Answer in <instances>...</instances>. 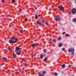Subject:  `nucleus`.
Returning <instances> with one entry per match:
<instances>
[{
	"instance_id": "1",
	"label": "nucleus",
	"mask_w": 76,
	"mask_h": 76,
	"mask_svg": "<svg viewBox=\"0 0 76 76\" xmlns=\"http://www.w3.org/2000/svg\"><path fill=\"white\" fill-rule=\"evenodd\" d=\"M19 40V38H17L15 37H12L10 38V39L9 40V43L11 44H15L17 42V41Z\"/></svg>"
},
{
	"instance_id": "2",
	"label": "nucleus",
	"mask_w": 76,
	"mask_h": 76,
	"mask_svg": "<svg viewBox=\"0 0 76 76\" xmlns=\"http://www.w3.org/2000/svg\"><path fill=\"white\" fill-rule=\"evenodd\" d=\"M20 50H21L20 48L18 47H16L15 51L16 53L15 54H17V56H20V55H21V54H22V52Z\"/></svg>"
},
{
	"instance_id": "3",
	"label": "nucleus",
	"mask_w": 76,
	"mask_h": 76,
	"mask_svg": "<svg viewBox=\"0 0 76 76\" xmlns=\"http://www.w3.org/2000/svg\"><path fill=\"white\" fill-rule=\"evenodd\" d=\"M68 51L70 53H72L71 54V55H73L74 54V52H75V50L73 49H70L68 50Z\"/></svg>"
},
{
	"instance_id": "4",
	"label": "nucleus",
	"mask_w": 76,
	"mask_h": 76,
	"mask_svg": "<svg viewBox=\"0 0 76 76\" xmlns=\"http://www.w3.org/2000/svg\"><path fill=\"white\" fill-rule=\"evenodd\" d=\"M46 73V72L43 71V72L38 73V76H44V75Z\"/></svg>"
},
{
	"instance_id": "5",
	"label": "nucleus",
	"mask_w": 76,
	"mask_h": 76,
	"mask_svg": "<svg viewBox=\"0 0 76 76\" xmlns=\"http://www.w3.org/2000/svg\"><path fill=\"white\" fill-rule=\"evenodd\" d=\"M55 21H60L61 20V18L60 17H57L55 18Z\"/></svg>"
},
{
	"instance_id": "6",
	"label": "nucleus",
	"mask_w": 76,
	"mask_h": 76,
	"mask_svg": "<svg viewBox=\"0 0 76 76\" xmlns=\"http://www.w3.org/2000/svg\"><path fill=\"white\" fill-rule=\"evenodd\" d=\"M71 13H72V14H75V13H76V9L75 8H73L71 12Z\"/></svg>"
},
{
	"instance_id": "7",
	"label": "nucleus",
	"mask_w": 76,
	"mask_h": 76,
	"mask_svg": "<svg viewBox=\"0 0 76 76\" xmlns=\"http://www.w3.org/2000/svg\"><path fill=\"white\" fill-rule=\"evenodd\" d=\"M38 47V45L37 43H34L31 45L32 47Z\"/></svg>"
},
{
	"instance_id": "8",
	"label": "nucleus",
	"mask_w": 76,
	"mask_h": 76,
	"mask_svg": "<svg viewBox=\"0 0 76 76\" xmlns=\"http://www.w3.org/2000/svg\"><path fill=\"white\" fill-rule=\"evenodd\" d=\"M59 9L63 11V10H64V7L63 6L61 7H59Z\"/></svg>"
},
{
	"instance_id": "9",
	"label": "nucleus",
	"mask_w": 76,
	"mask_h": 76,
	"mask_svg": "<svg viewBox=\"0 0 76 76\" xmlns=\"http://www.w3.org/2000/svg\"><path fill=\"white\" fill-rule=\"evenodd\" d=\"M12 56L13 58H16V57H17V56L16 55V54H13L12 55Z\"/></svg>"
},
{
	"instance_id": "10",
	"label": "nucleus",
	"mask_w": 76,
	"mask_h": 76,
	"mask_svg": "<svg viewBox=\"0 0 76 76\" xmlns=\"http://www.w3.org/2000/svg\"><path fill=\"white\" fill-rule=\"evenodd\" d=\"M7 58L5 57H4L2 59V60L4 62H6V61H7Z\"/></svg>"
},
{
	"instance_id": "11",
	"label": "nucleus",
	"mask_w": 76,
	"mask_h": 76,
	"mask_svg": "<svg viewBox=\"0 0 76 76\" xmlns=\"http://www.w3.org/2000/svg\"><path fill=\"white\" fill-rule=\"evenodd\" d=\"M39 58L40 59H42L43 58V55L40 54V55Z\"/></svg>"
},
{
	"instance_id": "12",
	"label": "nucleus",
	"mask_w": 76,
	"mask_h": 76,
	"mask_svg": "<svg viewBox=\"0 0 76 76\" xmlns=\"http://www.w3.org/2000/svg\"><path fill=\"white\" fill-rule=\"evenodd\" d=\"M41 22H42V23H45V20H41Z\"/></svg>"
},
{
	"instance_id": "13",
	"label": "nucleus",
	"mask_w": 76,
	"mask_h": 76,
	"mask_svg": "<svg viewBox=\"0 0 76 76\" xmlns=\"http://www.w3.org/2000/svg\"><path fill=\"white\" fill-rule=\"evenodd\" d=\"M62 69H64L65 68V65L64 64L62 65Z\"/></svg>"
},
{
	"instance_id": "14",
	"label": "nucleus",
	"mask_w": 76,
	"mask_h": 76,
	"mask_svg": "<svg viewBox=\"0 0 76 76\" xmlns=\"http://www.w3.org/2000/svg\"><path fill=\"white\" fill-rule=\"evenodd\" d=\"M53 75L54 76H57L58 73L56 72H55L53 73Z\"/></svg>"
},
{
	"instance_id": "15",
	"label": "nucleus",
	"mask_w": 76,
	"mask_h": 76,
	"mask_svg": "<svg viewBox=\"0 0 76 76\" xmlns=\"http://www.w3.org/2000/svg\"><path fill=\"white\" fill-rule=\"evenodd\" d=\"M45 24L47 25V26H48L49 25V23H48L47 22H45Z\"/></svg>"
},
{
	"instance_id": "16",
	"label": "nucleus",
	"mask_w": 76,
	"mask_h": 76,
	"mask_svg": "<svg viewBox=\"0 0 76 76\" xmlns=\"http://www.w3.org/2000/svg\"><path fill=\"white\" fill-rule=\"evenodd\" d=\"M47 58H46L43 59V61H47Z\"/></svg>"
},
{
	"instance_id": "17",
	"label": "nucleus",
	"mask_w": 76,
	"mask_h": 76,
	"mask_svg": "<svg viewBox=\"0 0 76 76\" xmlns=\"http://www.w3.org/2000/svg\"><path fill=\"white\" fill-rule=\"evenodd\" d=\"M53 11L54 12H56V11H57V10L55 8L53 10Z\"/></svg>"
},
{
	"instance_id": "18",
	"label": "nucleus",
	"mask_w": 76,
	"mask_h": 76,
	"mask_svg": "<svg viewBox=\"0 0 76 76\" xmlns=\"http://www.w3.org/2000/svg\"><path fill=\"white\" fill-rule=\"evenodd\" d=\"M73 21L74 22H75L76 23V18H74L73 20Z\"/></svg>"
},
{
	"instance_id": "19",
	"label": "nucleus",
	"mask_w": 76,
	"mask_h": 76,
	"mask_svg": "<svg viewBox=\"0 0 76 76\" xmlns=\"http://www.w3.org/2000/svg\"><path fill=\"white\" fill-rule=\"evenodd\" d=\"M20 33H21V34H22V33H23V30H20Z\"/></svg>"
},
{
	"instance_id": "20",
	"label": "nucleus",
	"mask_w": 76,
	"mask_h": 76,
	"mask_svg": "<svg viewBox=\"0 0 76 76\" xmlns=\"http://www.w3.org/2000/svg\"><path fill=\"white\" fill-rule=\"evenodd\" d=\"M62 45H63V44L62 43H61L59 45V47H61Z\"/></svg>"
},
{
	"instance_id": "21",
	"label": "nucleus",
	"mask_w": 76,
	"mask_h": 76,
	"mask_svg": "<svg viewBox=\"0 0 76 76\" xmlns=\"http://www.w3.org/2000/svg\"><path fill=\"white\" fill-rule=\"evenodd\" d=\"M25 58H22V61H25Z\"/></svg>"
},
{
	"instance_id": "22",
	"label": "nucleus",
	"mask_w": 76,
	"mask_h": 76,
	"mask_svg": "<svg viewBox=\"0 0 76 76\" xmlns=\"http://www.w3.org/2000/svg\"><path fill=\"white\" fill-rule=\"evenodd\" d=\"M61 37H59L58 38V40H61Z\"/></svg>"
},
{
	"instance_id": "23",
	"label": "nucleus",
	"mask_w": 76,
	"mask_h": 76,
	"mask_svg": "<svg viewBox=\"0 0 76 76\" xmlns=\"http://www.w3.org/2000/svg\"><path fill=\"white\" fill-rule=\"evenodd\" d=\"M49 42L50 44H51V43H52V42H51V41L50 40H49Z\"/></svg>"
},
{
	"instance_id": "24",
	"label": "nucleus",
	"mask_w": 76,
	"mask_h": 76,
	"mask_svg": "<svg viewBox=\"0 0 76 76\" xmlns=\"http://www.w3.org/2000/svg\"><path fill=\"white\" fill-rule=\"evenodd\" d=\"M11 50V48H8L7 49V50H8V51H10V50Z\"/></svg>"
},
{
	"instance_id": "25",
	"label": "nucleus",
	"mask_w": 76,
	"mask_h": 76,
	"mask_svg": "<svg viewBox=\"0 0 76 76\" xmlns=\"http://www.w3.org/2000/svg\"><path fill=\"white\" fill-rule=\"evenodd\" d=\"M11 1L13 3L15 2V0H11Z\"/></svg>"
},
{
	"instance_id": "26",
	"label": "nucleus",
	"mask_w": 76,
	"mask_h": 76,
	"mask_svg": "<svg viewBox=\"0 0 76 76\" xmlns=\"http://www.w3.org/2000/svg\"><path fill=\"white\" fill-rule=\"evenodd\" d=\"M35 19H37L38 18V15H36V17H35Z\"/></svg>"
},
{
	"instance_id": "27",
	"label": "nucleus",
	"mask_w": 76,
	"mask_h": 76,
	"mask_svg": "<svg viewBox=\"0 0 76 76\" xmlns=\"http://www.w3.org/2000/svg\"><path fill=\"white\" fill-rule=\"evenodd\" d=\"M5 2V1L4 0H2V3H4Z\"/></svg>"
},
{
	"instance_id": "28",
	"label": "nucleus",
	"mask_w": 76,
	"mask_h": 76,
	"mask_svg": "<svg viewBox=\"0 0 76 76\" xmlns=\"http://www.w3.org/2000/svg\"><path fill=\"white\" fill-rule=\"evenodd\" d=\"M25 20L26 22H27V21H28V19L26 18V19H25Z\"/></svg>"
},
{
	"instance_id": "29",
	"label": "nucleus",
	"mask_w": 76,
	"mask_h": 76,
	"mask_svg": "<svg viewBox=\"0 0 76 76\" xmlns=\"http://www.w3.org/2000/svg\"><path fill=\"white\" fill-rule=\"evenodd\" d=\"M52 41L53 42H56V40L55 39H53L52 40Z\"/></svg>"
},
{
	"instance_id": "30",
	"label": "nucleus",
	"mask_w": 76,
	"mask_h": 76,
	"mask_svg": "<svg viewBox=\"0 0 76 76\" xmlns=\"http://www.w3.org/2000/svg\"><path fill=\"white\" fill-rule=\"evenodd\" d=\"M3 19L4 20H6V18H3Z\"/></svg>"
},
{
	"instance_id": "31",
	"label": "nucleus",
	"mask_w": 76,
	"mask_h": 76,
	"mask_svg": "<svg viewBox=\"0 0 76 76\" xmlns=\"http://www.w3.org/2000/svg\"><path fill=\"white\" fill-rule=\"evenodd\" d=\"M65 36H66V37H68V36H69V34H65Z\"/></svg>"
},
{
	"instance_id": "32",
	"label": "nucleus",
	"mask_w": 76,
	"mask_h": 76,
	"mask_svg": "<svg viewBox=\"0 0 76 76\" xmlns=\"http://www.w3.org/2000/svg\"><path fill=\"white\" fill-rule=\"evenodd\" d=\"M46 49H44V53H46Z\"/></svg>"
},
{
	"instance_id": "33",
	"label": "nucleus",
	"mask_w": 76,
	"mask_h": 76,
	"mask_svg": "<svg viewBox=\"0 0 76 76\" xmlns=\"http://www.w3.org/2000/svg\"><path fill=\"white\" fill-rule=\"evenodd\" d=\"M19 72H20V73H22V72L20 70L19 71Z\"/></svg>"
},
{
	"instance_id": "34",
	"label": "nucleus",
	"mask_w": 76,
	"mask_h": 76,
	"mask_svg": "<svg viewBox=\"0 0 76 76\" xmlns=\"http://www.w3.org/2000/svg\"><path fill=\"white\" fill-rule=\"evenodd\" d=\"M37 24H39V21H37Z\"/></svg>"
},
{
	"instance_id": "35",
	"label": "nucleus",
	"mask_w": 76,
	"mask_h": 76,
	"mask_svg": "<svg viewBox=\"0 0 76 76\" xmlns=\"http://www.w3.org/2000/svg\"><path fill=\"white\" fill-rule=\"evenodd\" d=\"M34 55L33 54V56H31V58H34Z\"/></svg>"
},
{
	"instance_id": "36",
	"label": "nucleus",
	"mask_w": 76,
	"mask_h": 76,
	"mask_svg": "<svg viewBox=\"0 0 76 76\" xmlns=\"http://www.w3.org/2000/svg\"><path fill=\"white\" fill-rule=\"evenodd\" d=\"M62 34L63 35H65V34H66V32H64V33H63Z\"/></svg>"
},
{
	"instance_id": "37",
	"label": "nucleus",
	"mask_w": 76,
	"mask_h": 76,
	"mask_svg": "<svg viewBox=\"0 0 76 76\" xmlns=\"http://www.w3.org/2000/svg\"><path fill=\"white\" fill-rule=\"evenodd\" d=\"M62 51H64L65 50V48H62Z\"/></svg>"
},
{
	"instance_id": "38",
	"label": "nucleus",
	"mask_w": 76,
	"mask_h": 76,
	"mask_svg": "<svg viewBox=\"0 0 76 76\" xmlns=\"http://www.w3.org/2000/svg\"><path fill=\"white\" fill-rule=\"evenodd\" d=\"M24 70V68H23L22 69H21V70H20L21 71H23V70Z\"/></svg>"
},
{
	"instance_id": "39",
	"label": "nucleus",
	"mask_w": 76,
	"mask_h": 76,
	"mask_svg": "<svg viewBox=\"0 0 76 76\" xmlns=\"http://www.w3.org/2000/svg\"><path fill=\"white\" fill-rule=\"evenodd\" d=\"M19 72H15V73H19Z\"/></svg>"
},
{
	"instance_id": "40",
	"label": "nucleus",
	"mask_w": 76,
	"mask_h": 76,
	"mask_svg": "<svg viewBox=\"0 0 76 76\" xmlns=\"http://www.w3.org/2000/svg\"><path fill=\"white\" fill-rule=\"evenodd\" d=\"M19 11H20V12H22V11L21 10V9H19Z\"/></svg>"
},
{
	"instance_id": "41",
	"label": "nucleus",
	"mask_w": 76,
	"mask_h": 76,
	"mask_svg": "<svg viewBox=\"0 0 76 76\" xmlns=\"http://www.w3.org/2000/svg\"><path fill=\"white\" fill-rule=\"evenodd\" d=\"M41 23H41V22H39V25H40V24H41Z\"/></svg>"
},
{
	"instance_id": "42",
	"label": "nucleus",
	"mask_w": 76,
	"mask_h": 76,
	"mask_svg": "<svg viewBox=\"0 0 76 76\" xmlns=\"http://www.w3.org/2000/svg\"><path fill=\"white\" fill-rule=\"evenodd\" d=\"M69 4H70L71 5H72V2H70L69 3Z\"/></svg>"
},
{
	"instance_id": "43",
	"label": "nucleus",
	"mask_w": 76,
	"mask_h": 76,
	"mask_svg": "<svg viewBox=\"0 0 76 76\" xmlns=\"http://www.w3.org/2000/svg\"><path fill=\"white\" fill-rule=\"evenodd\" d=\"M69 67H71V65H69L68 66Z\"/></svg>"
},
{
	"instance_id": "44",
	"label": "nucleus",
	"mask_w": 76,
	"mask_h": 76,
	"mask_svg": "<svg viewBox=\"0 0 76 76\" xmlns=\"http://www.w3.org/2000/svg\"><path fill=\"white\" fill-rule=\"evenodd\" d=\"M52 52H51L50 53V54H52Z\"/></svg>"
},
{
	"instance_id": "45",
	"label": "nucleus",
	"mask_w": 76,
	"mask_h": 76,
	"mask_svg": "<svg viewBox=\"0 0 76 76\" xmlns=\"http://www.w3.org/2000/svg\"><path fill=\"white\" fill-rule=\"evenodd\" d=\"M1 65L2 66H3V64L2 63V64H1Z\"/></svg>"
},
{
	"instance_id": "46",
	"label": "nucleus",
	"mask_w": 76,
	"mask_h": 76,
	"mask_svg": "<svg viewBox=\"0 0 76 76\" xmlns=\"http://www.w3.org/2000/svg\"><path fill=\"white\" fill-rule=\"evenodd\" d=\"M11 26H12V24H10V27H11Z\"/></svg>"
},
{
	"instance_id": "47",
	"label": "nucleus",
	"mask_w": 76,
	"mask_h": 76,
	"mask_svg": "<svg viewBox=\"0 0 76 76\" xmlns=\"http://www.w3.org/2000/svg\"><path fill=\"white\" fill-rule=\"evenodd\" d=\"M33 73H35V72L34 71H33Z\"/></svg>"
},
{
	"instance_id": "48",
	"label": "nucleus",
	"mask_w": 76,
	"mask_h": 76,
	"mask_svg": "<svg viewBox=\"0 0 76 76\" xmlns=\"http://www.w3.org/2000/svg\"><path fill=\"white\" fill-rule=\"evenodd\" d=\"M57 1H60V0H58Z\"/></svg>"
},
{
	"instance_id": "49",
	"label": "nucleus",
	"mask_w": 76,
	"mask_h": 76,
	"mask_svg": "<svg viewBox=\"0 0 76 76\" xmlns=\"http://www.w3.org/2000/svg\"><path fill=\"white\" fill-rule=\"evenodd\" d=\"M38 16H40V15H38Z\"/></svg>"
},
{
	"instance_id": "50",
	"label": "nucleus",
	"mask_w": 76,
	"mask_h": 76,
	"mask_svg": "<svg viewBox=\"0 0 76 76\" xmlns=\"http://www.w3.org/2000/svg\"><path fill=\"white\" fill-rule=\"evenodd\" d=\"M26 66H27V65H26L25 66V67H26Z\"/></svg>"
},
{
	"instance_id": "51",
	"label": "nucleus",
	"mask_w": 76,
	"mask_h": 76,
	"mask_svg": "<svg viewBox=\"0 0 76 76\" xmlns=\"http://www.w3.org/2000/svg\"><path fill=\"white\" fill-rule=\"evenodd\" d=\"M1 72V70H0V72Z\"/></svg>"
},
{
	"instance_id": "52",
	"label": "nucleus",
	"mask_w": 76,
	"mask_h": 76,
	"mask_svg": "<svg viewBox=\"0 0 76 76\" xmlns=\"http://www.w3.org/2000/svg\"><path fill=\"white\" fill-rule=\"evenodd\" d=\"M11 24H12V23H11Z\"/></svg>"
},
{
	"instance_id": "53",
	"label": "nucleus",
	"mask_w": 76,
	"mask_h": 76,
	"mask_svg": "<svg viewBox=\"0 0 76 76\" xmlns=\"http://www.w3.org/2000/svg\"><path fill=\"white\" fill-rule=\"evenodd\" d=\"M75 1H76V0H75Z\"/></svg>"
},
{
	"instance_id": "54",
	"label": "nucleus",
	"mask_w": 76,
	"mask_h": 76,
	"mask_svg": "<svg viewBox=\"0 0 76 76\" xmlns=\"http://www.w3.org/2000/svg\"><path fill=\"white\" fill-rule=\"evenodd\" d=\"M72 0L73 1V0Z\"/></svg>"
},
{
	"instance_id": "55",
	"label": "nucleus",
	"mask_w": 76,
	"mask_h": 76,
	"mask_svg": "<svg viewBox=\"0 0 76 76\" xmlns=\"http://www.w3.org/2000/svg\"><path fill=\"white\" fill-rule=\"evenodd\" d=\"M40 0V1H41V0Z\"/></svg>"
}]
</instances>
